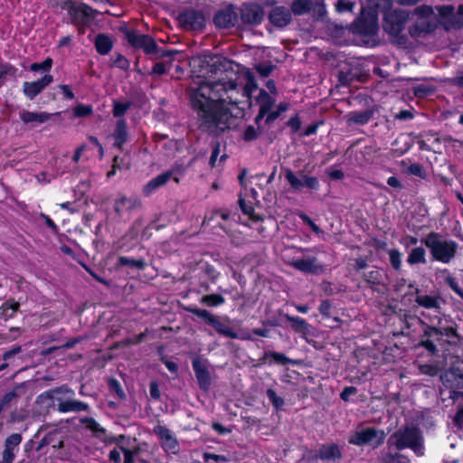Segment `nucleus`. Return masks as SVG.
I'll return each instance as SVG.
<instances>
[{
	"instance_id": "obj_1",
	"label": "nucleus",
	"mask_w": 463,
	"mask_h": 463,
	"mask_svg": "<svg viewBox=\"0 0 463 463\" xmlns=\"http://www.w3.org/2000/svg\"><path fill=\"white\" fill-rule=\"evenodd\" d=\"M196 88H190V99L193 109L203 124L220 129L229 127L232 118L242 116L238 106L239 92L233 81L205 82L198 80Z\"/></svg>"
},
{
	"instance_id": "obj_21",
	"label": "nucleus",
	"mask_w": 463,
	"mask_h": 463,
	"mask_svg": "<svg viewBox=\"0 0 463 463\" xmlns=\"http://www.w3.org/2000/svg\"><path fill=\"white\" fill-rule=\"evenodd\" d=\"M269 20L274 25L284 27L291 21V14L285 7H275L269 14Z\"/></svg>"
},
{
	"instance_id": "obj_18",
	"label": "nucleus",
	"mask_w": 463,
	"mask_h": 463,
	"mask_svg": "<svg viewBox=\"0 0 463 463\" xmlns=\"http://www.w3.org/2000/svg\"><path fill=\"white\" fill-rule=\"evenodd\" d=\"M238 15L232 6L219 11L214 16V23L218 27L228 28L235 25Z\"/></svg>"
},
{
	"instance_id": "obj_47",
	"label": "nucleus",
	"mask_w": 463,
	"mask_h": 463,
	"mask_svg": "<svg viewBox=\"0 0 463 463\" xmlns=\"http://www.w3.org/2000/svg\"><path fill=\"white\" fill-rule=\"evenodd\" d=\"M267 395L269 399V401L272 402V404L276 407V408H280L283 404H284V402L283 400L279 397L277 395V393L275 392V391L271 390V389H269L267 391Z\"/></svg>"
},
{
	"instance_id": "obj_7",
	"label": "nucleus",
	"mask_w": 463,
	"mask_h": 463,
	"mask_svg": "<svg viewBox=\"0 0 463 463\" xmlns=\"http://www.w3.org/2000/svg\"><path fill=\"white\" fill-rule=\"evenodd\" d=\"M379 30L378 16L374 12L363 9L361 16L350 26V31L354 34L362 37L374 36Z\"/></svg>"
},
{
	"instance_id": "obj_64",
	"label": "nucleus",
	"mask_w": 463,
	"mask_h": 463,
	"mask_svg": "<svg viewBox=\"0 0 463 463\" xmlns=\"http://www.w3.org/2000/svg\"><path fill=\"white\" fill-rule=\"evenodd\" d=\"M460 418H463V407L458 411L455 416L454 421L460 428L463 429V422H460Z\"/></svg>"
},
{
	"instance_id": "obj_30",
	"label": "nucleus",
	"mask_w": 463,
	"mask_h": 463,
	"mask_svg": "<svg viewBox=\"0 0 463 463\" xmlns=\"http://www.w3.org/2000/svg\"><path fill=\"white\" fill-rule=\"evenodd\" d=\"M415 301L418 305L425 308H439V298L437 297L419 295L417 296Z\"/></svg>"
},
{
	"instance_id": "obj_58",
	"label": "nucleus",
	"mask_w": 463,
	"mask_h": 463,
	"mask_svg": "<svg viewBox=\"0 0 463 463\" xmlns=\"http://www.w3.org/2000/svg\"><path fill=\"white\" fill-rule=\"evenodd\" d=\"M194 314L203 318L209 319L211 323L214 320L207 310L196 309L194 310Z\"/></svg>"
},
{
	"instance_id": "obj_39",
	"label": "nucleus",
	"mask_w": 463,
	"mask_h": 463,
	"mask_svg": "<svg viewBox=\"0 0 463 463\" xmlns=\"http://www.w3.org/2000/svg\"><path fill=\"white\" fill-rule=\"evenodd\" d=\"M52 60L51 58H47L41 63L31 64L30 70L32 71H49L52 68Z\"/></svg>"
},
{
	"instance_id": "obj_31",
	"label": "nucleus",
	"mask_w": 463,
	"mask_h": 463,
	"mask_svg": "<svg viewBox=\"0 0 463 463\" xmlns=\"http://www.w3.org/2000/svg\"><path fill=\"white\" fill-rule=\"evenodd\" d=\"M426 252L422 247H416L411 250V253L408 256L407 261L411 265L417 263H425L426 262Z\"/></svg>"
},
{
	"instance_id": "obj_34",
	"label": "nucleus",
	"mask_w": 463,
	"mask_h": 463,
	"mask_svg": "<svg viewBox=\"0 0 463 463\" xmlns=\"http://www.w3.org/2000/svg\"><path fill=\"white\" fill-rule=\"evenodd\" d=\"M311 5L310 0H295L292 3L291 8L295 14H303L307 13Z\"/></svg>"
},
{
	"instance_id": "obj_22",
	"label": "nucleus",
	"mask_w": 463,
	"mask_h": 463,
	"mask_svg": "<svg viewBox=\"0 0 463 463\" xmlns=\"http://www.w3.org/2000/svg\"><path fill=\"white\" fill-rule=\"evenodd\" d=\"M52 115L46 112L22 110L20 118L24 124H43L48 121Z\"/></svg>"
},
{
	"instance_id": "obj_49",
	"label": "nucleus",
	"mask_w": 463,
	"mask_h": 463,
	"mask_svg": "<svg viewBox=\"0 0 463 463\" xmlns=\"http://www.w3.org/2000/svg\"><path fill=\"white\" fill-rule=\"evenodd\" d=\"M257 136H258L257 130L255 129L254 127H251V126L248 127L245 129L244 134H243V137L247 141L255 139L257 137Z\"/></svg>"
},
{
	"instance_id": "obj_62",
	"label": "nucleus",
	"mask_w": 463,
	"mask_h": 463,
	"mask_svg": "<svg viewBox=\"0 0 463 463\" xmlns=\"http://www.w3.org/2000/svg\"><path fill=\"white\" fill-rule=\"evenodd\" d=\"M387 184L390 186L394 187V188H399V189L402 188V184H401L400 181L395 176H390L387 179Z\"/></svg>"
},
{
	"instance_id": "obj_25",
	"label": "nucleus",
	"mask_w": 463,
	"mask_h": 463,
	"mask_svg": "<svg viewBox=\"0 0 463 463\" xmlns=\"http://www.w3.org/2000/svg\"><path fill=\"white\" fill-rule=\"evenodd\" d=\"M441 381L445 387L448 388H462L463 374H458L454 371L446 372L441 375Z\"/></svg>"
},
{
	"instance_id": "obj_53",
	"label": "nucleus",
	"mask_w": 463,
	"mask_h": 463,
	"mask_svg": "<svg viewBox=\"0 0 463 463\" xmlns=\"http://www.w3.org/2000/svg\"><path fill=\"white\" fill-rule=\"evenodd\" d=\"M120 449L123 451L125 456L124 463H134V452L129 449H123L122 447H120Z\"/></svg>"
},
{
	"instance_id": "obj_14",
	"label": "nucleus",
	"mask_w": 463,
	"mask_h": 463,
	"mask_svg": "<svg viewBox=\"0 0 463 463\" xmlns=\"http://www.w3.org/2000/svg\"><path fill=\"white\" fill-rule=\"evenodd\" d=\"M172 177L175 183L179 182V177L175 175V170H170L156 176L143 187V194L145 195H150L158 188L165 185Z\"/></svg>"
},
{
	"instance_id": "obj_56",
	"label": "nucleus",
	"mask_w": 463,
	"mask_h": 463,
	"mask_svg": "<svg viewBox=\"0 0 463 463\" xmlns=\"http://www.w3.org/2000/svg\"><path fill=\"white\" fill-rule=\"evenodd\" d=\"M356 392L354 387H346L341 393V398L345 401L348 400L349 396L354 394Z\"/></svg>"
},
{
	"instance_id": "obj_54",
	"label": "nucleus",
	"mask_w": 463,
	"mask_h": 463,
	"mask_svg": "<svg viewBox=\"0 0 463 463\" xmlns=\"http://www.w3.org/2000/svg\"><path fill=\"white\" fill-rule=\"evenodd\" d=\"M167 71L166 66L162 62H157L153 67V72L156 74H164Z\"/></svg>"
},
{
	"instance_id": "obj_15",
	"label": "nucleus",
	"mask_w": 463,
	"mask_h": 463,
	"mask_svg": "<svg viewBox=\"0 0 463 463\" xmlns=\"http://www.w3.org/2000/svg\"><path fill=\"white\" fill-rule=\"evenodd\" d=\"M288 263L295 269L306 273H316L322 270V266L317 263L315 257L292 259L288 260Z\"/></svg>"
},
{
	"instance_id": "obj_37",
	"label": "nucleus",
	"mask_w": 463,
	"mask_h": 463,
	"mask_svg": "<svg viewBox=\"0 0 463 463\" xmlns=\"http://www.w3.org/2000/svg\"><path fill=\"white\" fill-rule=\"evenodd\" d=\"M88 429L96 433H104L105 430L92 418H83L80 420Z\"/></svg>"
},
{
	"instance_id": "obj_55",
	"label": "nucleus",
	"mask_w": 463,
	"mask_h": 463,
	"mask_svg": "<svg viewBox=\"0 0 463 463\" xmlns=\"http://www.w3.org/2000/svg\"><path fill=\"white\" fill-rule=\"evenodd\" d=\"M61 90L62 91V94L64 97L68 99H72L74 98V94L67 85H61L60 86Z\"/></svg>"
},
{
	"instance_id": "obj_11",
	"label": "nucleus",
	"mask_w": 463,
	"mask_h": 463,
	"mask_svg": "<svg viewBox=\"0 0 463 463\" xmlns=\"http://www.w3.org/2000/svg\"><path fill=\"white\" fill-rule=\"evenodd\" d=\"M127 39L133 47L142 49L146 53H155L156 52V44L148 35L129 31L127 33Z\"/></svg>"
},
{
	"instance_id": "obj_59",
	"label": "nucleus",
	"mask_w": 463,
	"mask_h": 463,
	"mask_svg": "<svg viewBox=\"0 0 463 463\" xmlns=\"http://www.w3.org/2000/svg\"><path fill=\"white\" fill-rule=\"evenodd\" d=\"M270 356L273 358L275 362L279 364H285L288 361L286 356L279 353H272Z\"/></svg>"
},
{
	"instance_id": "obj_16",
	"label": "nucleus",
	"mask_w": 463,
	"mask_h": 463,
	"mask_svg": "<svg viewBox=\"0 0 463 463\" xmlns=\"http://www.w3.org/2000/svg\"><path fill=\"white\" fill-rule=\"evenodd\" d=\"M52 76L50 74L44 75L41 80L24 82V92L26 97L30 99L35 98L42 90L47 87L50 83L52 82Z\"/></svg>"
},
{
	"instance_id": "obj_52",
	"label": "nucleus",
	"mask_w": 463,
	"mask_h": 463,
	"mask_svg": "<svg viewBox=\"0 0 463 463\" xmlns=\"http://www.w3.org/2000/svg\"><path fill=\"white\" fill-rule=\"evenodd\" d=\"M288 124L291 128V129L295 132L300 128V125H301L300 120H299L298 117H297V116L291 118L288 120Z\"/></svg>"
},
{
	"instance_id": "obj_44",
	"label": "nucleus",
	"mask_w": 463,
	"mask_h": 463,
	"mask_svg": "<svg viewBox=\"0 0 463 463\" xmlns=\"http://www.w3.org/2000/svg\"><path fill=\"white\" fill-rule=\"evenodd\" d=\"M119 261L122 265L133 266L137 269H143L145 267V262L143 260H137L127 257H121Z\"/></svg>"
},
{
	"instance_id": "obj_61",
	"label": "nucleus",
	"mask_w": 463,
	"mask_h": 463,
	"mask_svg": "<svg viewBox=\"0 0 463 463\" xmlns=\"http://www.w3.org/2000/svg\"><path fill=\"white\" fill-rule=\"evenodd\" d=\"M26 417H27V411H23V412H19V413H14L11 416V420L14 422H18V421L24 420Z\"/></svg>"
},
{
	"instance_id": "obj_36",
	"label": "nucleus",
	"mask_w": 463,
	"mask_h": 463,
	"mask_svg": "<svg viewBox=\"0 0 463 463\" xmlns=\"http://www.w3.org/2000/svg\"><path fill=\"white\" fill-rule=\"evenodd\" d=\"M202 302L207 306H219L224 303V298L218 294L204 296Z\"/></svg>"
},
{
	"instance_id": "obj_27",
	"label": "nucleus",
	"mask_w": 463,
	"mask_h": 463,
	"mask_svg": "<svg viewBox=\"0 0 463 463\" xmlns=\"http://www.w3.org/2000/svg\"><path fill=\"white\" fill-rule=\"evenodd\" d=\"M19 308V303L14 299H8L2 306H0L1 318L7 320L14 317Z\"/></svg>"
},
{
	"instance_id": "obj_32",
	"label": "nucleus",
	"mask_w": 463,
	"mask_h": 463,
	"mask_svg": "<svg viewBox=\"0 0 463 463\" xmlns=\"http://www.w3.org/2000/svg\"><path fill=\"white\" fill-rule=\"evenodd\" d=\"M246 83L243 89V96L250 98L252 92L257 89L252 74L247 71L243 74Z\"/></svg>"
},
{
	"instance_id": "obj_2",
	"label": "nucleus",
	"mask_w": 463,
	"mask_h": 463,
	"mask_svg": "<svg viewBox=\"0 0 463 463\" xmlns=\"http://www.w3.org/2000/svg\"><path fill=\"white\" fill-rule=\"evenodd\" d=\"M437 15L432 8L428 5L417 7L411 14V19L414 22V31L419 33L432 31L438 23L446 29L460 28L463 26V5L457 12L451 5H444L437 8Z\"/></svg>"
},
{
	"instance_id": "obj_51",
	"label": "nucleus",
	"mask_w": 463,
	"mask_h": 463,
	"mask_svg": "<svg viewBox=\"0 0 463 463\" xmlns=\"http://www.w3.org/2000/svg\"><path fill=\"white\" fill-rule=\"evenodd\" d=\"M2 458L3 463H12L15 458V452L8 451V449H4Z\"/></svg>"
},
{
	"instance_id": "obj_20",
	"label": "nucleus",
	"mask_w": 463,
	"mask_h": 463,
	"mask_svg": "<svg viewBox=\"0 0 463 463\" xmlns=\"http://www.w3.org/2000/svg\"><path fill=\"white\" fill-rule=\"evenodd\" d=\"M263 18L262 8L258 5H245L241 11V19L247 24H260Z\"/></svg>"
},
{
	"instance_id": "obj_23",
	"label": "nucleus",
	"mask_w": 463,
	"mask_h": 463,
	"mask_svg": "<svg viewBox=\"0 0 463 463\" xmlns=\"http://www.w3.org/2000/svg\"><path fill=\"white\" fill-rule=\"evenodd\" d=\"M318 457L324 461L335 462L341 458L340 449L334 444L323 445L318 450Z\"/></svg>"
},
{
	"instance_id": "obj_6",
	"label": "nucleus",
	"mask_w": 463,
	"mask_h": 463,
	"mask_svg": "<svg viewBox=\"0 0 463 463\" xmlns=\"http://www.w3.org/2000/svg\"><path fill=\"white\" fill-rule=\"evenodd\" d=\"M391 440L399 449L410 448L418 456H422L424 453L422 437L417 429L406 428L400 430L391 438Z\"/></svg>"
},
{
	"instance_id": "obj_19",
	"label": "nucleus",
	"mask_w": 463,
	"mask_h": 463,
	"mask_svg": "<svg viewBox=\"0 0 463 463\" xmlns=\"http://www.w3.org/2000/svg\"><path fill=\"white\" fill-rule=\"evenodd\" d=\"M137 206V200L126 196H120L115 200L114 211L120 218H126L128 217L130 212Z\"/></svg>"
},
{
	"instance_id": "obj_13",
	"label": "nucleus",
	"mask_w": 463,
	"mask_h": 463,
	"mask_svg": "<svg viewBox=\"0 0 463 463\" xmlns=\"http://www.w3.org/2000/svg\"><path fill=\"white\" fill-rule=\"evenodd\" d=\"M178 21L185 29L201 30L205 25L204 16L195 11H186L179 14Z\"/></svg>"
},
{
	"instance_id": "obj_10",
	"label": "nucleus",
	"mask_w": 463,
	"mask_h": 463,
	"mask_svg": "<svg viewBox=\"0 0 463 463\" xmlns=\"http://www.w3.org/2000/svg\"><path fill=\"white\" fill-rule=\"evenodd\" d=\"M154 434L157 437L162 449L169 454H177L180 451L179 441L175 433L167 427L156 425L153 429Z\"/></svg>"
},
{
	"instance_id": "obj_60",
	"label": "nucleus",
	"mask_w": 463,
	"mask_h": 463,
	"mask_svg": "<svg viewBox=\"0 0 463 463\" xmlns=\"http://www.w3.org/2000/svg\"><path fill=\"white\" fill-rule=\"evenodd\" d=\"M109 386L112 389H114L119 396H123V394H124L123 391L120 388V385H119V383H118V382L117 380H110L109 381Z\"/></svg>"
},
{
	"instance_id": "obj_35",
	"label": "nucleus",
	"mask_w": 463,
	"mask_h": 463,
	"mask_svg": "<svg viewBox=\"0 0 463 463\" xmlns=\"http://www.w3.org/2000/svg\"><path fill=\"white\" fill-rule=\"evenodd\" d=\"M214 327L216 328V330L226 335V336H229L231 338H236L237 337V334L229 326L223 325L222 323L219 322L218 320H213V323H212Z\"/></svg>"
},
{
	"instance_id": "obj_5",
	"label": "nucleus",
	"mask_w": 463,
	"mask_h": 463,
	"mask_svg": "<svg viewBox=\"0 0 463 463\" xmlns=\"http://www.w3.org/2000/svg\"><path fill=\"white\" fill-rule=\"evenodd\" d=\"M48 395L57 404L58 411L61 412L80 411L88 409V404L72 399L74 392L66 386L51 390Z\"/></svg>"
},
{
	"instance_id": "obj_8",
	"label": "nucleus",
	"mask_w": 463,
	"mask_h": 463,
	"mask_svg": "<svg viewBox=\"0 0 463 463\" xmlns=\"http://www.w3.org/2000/svg\"><path fill=\"white\" fill-rule=\"evenodd\" d=\"M385 433L373 427L357 430L349 439V442L357 446H371L376 448L383 443Z\"/></svg>"
},
{
	"instance_id": "obj_33",
	"label": "nucleus",
	"mask_w": 463,
	"mask_h": 463,
	"mask_svg": "<svg viewBox=\"0 0 463 463\" xmlns=\"http://www.w3.org/2000/svg\"><path fill=\"white\" fill-rule=\"evenodd\" d=\"M22 442V436L18 433H14L7 437L5 442V449L8 451L15 452L18 446Z\"/></svg>"
},
{
	"instance_id": "obj_40",
	"label": "nucleus",
	"mask_w": 463,
	"mask_h": 463,
	"mask_svg": "<svg viewBox=\"0 0 463 463\" xmlns=\"http://www.w3.org/2000/svg\"><path fill=\"white\" fill-rule=\"evenodd\" d=\"M390 261L395 269H400L402 265V254L398 250L392 249L389 251Z\"/></svg>"
},
{
	"instance_id": "obj_24",
	"label": "nucleus",
	"mask_w": 463,
	"mask_h": 463,
	"mask_svg": "<svg viewBox=\"0 0 463 463\" xmlns=\"http://www.w3.org/2000/svg\"><path fill=\"white\" fill-rule=\"evenodd\" d=\"M257 102L260 105V113L257 116V120L260 118L267 116L275 103V99L273 96L269 95L265 90H261Z\"/></svg>"
},
{
	"instance_id": "obj_43",
	"label": "nucleus",
	"mask_w": 463,
	"mask_h": 463,
	"mask_svg": "<svg viewBox=\"0 0 463 463\" xmlns=\"http://www.w3.org/2000/svg\"><path fill=\"white\" fill-rule=\"evenodd\" d=\"M71 10L76 14L82 16H91L93 10L85 5H73L71 7Z\"/></svg>"
},
{
	"instance_id": "obj_17",
	"label": "nucleus",
	"mask_w": 463,
	"mask_h": 463,
	"mask_svg": "<svg viewBox=\"0 0 463 463\" xmlns=\"http://www.w3.org/2000/svg\"><path fill=\"white\" fill-rule=\"evenodd\" d=\"M193 369L195 373L200 388L204 391L208 390L211 385V377L205 363L196 358L193 361Z\"/></svg>"
},
{
	"instance_id": "obj_48",
	"label": "nucleus",
	"mask_w": 463,
	"mask_h": 463,
	"mask_svg": "<svg viewBox=\"0 0 463 463\" xmlns=\"http://www.w3.org/2000/svg\"><path fill=\"white\" fill-rule=\"evenodd\" d=\"M287 109H288L287 104H280L279 106V111L270 112L267 115L266 121L271 122V121L275 120L280 112L286 111Z\"/></svg>"
},
{
	"instance_id": "obj_9",
	"label": "nucleus",
	"mask_w": 463,
	"mask_h": 463,
	"mask_svg": "<svg viewBox=\"0 0 463 463\" xmlns=\"http://www.w3.org/2000/svg\"><path fill=\"white\" fill-rule=\"evenodd\" d=\"M410 14L402 9H394L383 15V29L391 35H398L403 29Z\"/></svg>"
},
{
	"instance_id": "obj_28",
	"label": "nucleus",
	"mask_w": 463,
	"mask_h": 463,
	"mask_svg": "<svg viewBox=\"0 0 463 463\" xmlns=\"http://www.w3.org/2000/svg\"><path fill=\"white\" fill-rule=\"evenodd\" d=\"M95 46L99 54L105 55L109 52L112 48L110 38L105 34H99L95 40Z\"/></svg>"
},
{
	"instance_id": "obj_38",
	"label": "nucleus",
	"mask_w": 463,
	"mask_h": 463,
	"mask_svg": "<svg viewBox=\"0 0 463 463\" xmlns=\"http://www.w3.org/2000/svg\"><path fill=\"white\" fill-rule=\"evenodd\" d=\"M285 318L291 323L292 327L296 330L301 331L307 328L306 321L298 317H290L286 315Z\"/></svg>"
},
{
	"instance_id": "obj_12",
	"label": "nucleus",
	"mask_w": 463,
	"mask_h": 463,
	"mask_svg": "<svg viewBox=\"0 0 463 463\" xmlns=\"http://www.w3.org/2000/svg\"><path fill=\"white\" fill-rule=\"evenodd\" d=\"M285 177L295 190H300L304 186L312 190H317L319 188V181L315 176L302 175V178H298L291 170L287 169L285 171Z\"/></svg>"
},
{
	"instance_id": "obj_50",
	"label": "nucleus",
	"mask_w": 463,
	"mask_h": 463,
	"mask_svg": "<svg viewBox=\"0 0 463 463\" xmlns=\"http://www.w3.org/2000/svg\"><path fill=\"white\" fill-rule=\"evenodd\" d=\"M127 109H128L127 105L116 102L114 104V109H113L114 116L119 117V116L123 115L127 111Z\"/></svg>"
},
{
	"instance_id": "obj_41",
	"label": "nucleus",
	"mask_w": 463,
	"mask_h": 463,
	"mask_svg": "<svg viewBox=\"0 0 463 463\" xmlns=\"http://www.w3.org/2000/svg\"><path fill=\"white\" fill-rule=\"evenodd\" d=\"M354 5H355L354 2H351L348 0H339L335 4V10L338 13L353 12Z\"/></svg>"
},
{
	"instance_id": "obj_4",
	"label": "nucleus",
	"mask_w": 463,
	"mask_h": 463,
	"mask_svg": "<svg viewBox=\"0 0 463 463\" xmlns=\"http://www.w3.org/2000/svg\"><path fill=\"white\" fill-rule=\"evenodd\" d=\"M262 176V175H258L247 178L245 171L239 176L241 185V192L239 198L240 207L242 213L251 220H258V216L254 213V204L257 202L258 193L251 185L254 184L255 179H260Z\"/></svg>"
},
{
	"instance_id": "obj_63",
	"label": "nucleus",
	"mask_w": 463,
	"mask_h": 463,
	"mask_svg": "<svg viewBox=\"0 0 463 463\" xmlns=\"http://www.w3.org/2000/svg\"><path fill=\"white\" fill-rule=\"evenodd\" d=\"M420 345L425 347L430 353H434L436 351V345L430 340L422 341Z\"/></svg>"
},
{
	"instance_id": "obj_42",
	"label": "nucleus",
	"mask_w": 463,
	"mask_h": 463,
	"mask_svg": "<svg viewBox=\"0 0 463 463\" xmlns=\"http://www.w3.org/2000/svg\"><path fill=\"white\" fill-rule=\"evenodd\" d=\"M73 113L75 117H87L92 113V107L89 105H78L74 108Z\"/></svg>"
},
{
	"instance_id": "obj_45",
	"label": "nucleus",
	"mask_w": 463,
	"mask_h": 463,
	"mask_svg": "<svg viewBox=\"0 0 463 463\" xmlns=\"http://www.w3.org/2000/svg\"><path fill=\"white\" fill-rule=\"evenodd\" d=\"M298 215L312 229L314 232L318 235L323 234L322 230L307 214L300 213Z\"/></svg>"
},
{
	"instance_id": "obj_46",
	"label": "nucleus",
	"mask_w": 463,
	"mask_h": 463,
	"mask_svg": "<svg viewBox=\"0 0 463 463\" xmlns=\"http://www.w3.org/2000/svg\"><path fill=\"white\" fill-rule=\"evenodd\" d=\"M128 65L129 63L128 60L120 54L117 55L115 58H112V66L114 67L126 70L128 68Z\"/></svg>"
},
{
	"instance_id": "obj_57",
	"label": "nucleus",
	"mask_w": 463,
	"mask_h": 463,
	"mask_svg": "<svg viewBox=\"0 0 463 463\" xmlns=\"http://www.w3.org/2000/svg\"><path fill=\"white\" fill-rule=\"evenodd\" d=\"M409 171L411 174L418 176H421L422 175V168L418 164H413L410 166Z\"/></svg>"
},
{
	"instance_id": "obj_26",
	"label": "nucleus",
	"mask_w": 463,
	"mask_h": 463,
	"mask_svg": "<svg viewBox=\"0 0 463 463\" xmlns=\"http://www.w3.org/2000/svg\"><path fill=\"white\" fill-rule=\"evenodd\" d=\"M368 11L377 14L378 11L389 13L392 5V0H367Z\"/></svg>"
},
{
	"instance_id": "obj_3",
	"label": "nucleus",
	"mask_w": 463,
	"mask_h": 463,
	"mask_svg": "<svg viewBox=\"0 0 463 463\" xmlns=\"http://www.w3.org/2000/svg\"><path fill=\"white\" fill-rule=\"evenodd\" d=\"M421 241L430 250L433 259L443 263H449L455 257L458 247L456 241L443 239L437 232H430Z\"/></svg>"
},
{
	"instance_id": "obj_29",
	"label": "nucleus",
	"mask_w": 463,
	"mask_h": 463,
	"mask_svg": "<svg viewBox=\"0 0 463 463\" xmlns=\"http://www.w3.org/2000/svg\"><path fill=\"white\" fill-rule=\"evenodd\" d=\"M127 126L124 120H118L117 128L114 131L113 137L115 139L114 145L120 147L127 140Z\"/></svg>"
}]
</instances>
